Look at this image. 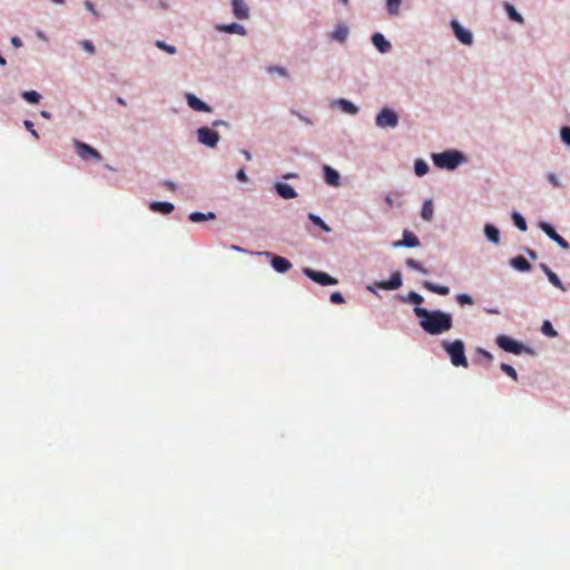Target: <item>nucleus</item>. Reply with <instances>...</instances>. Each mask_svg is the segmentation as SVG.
<instances>
[{"instance_id": "obj_1", "label": "nucleus", "mask_w": 570, "mask_h": 570, "mask_svg": "<svg viewBox=\"0 0 570 570\" xmlns=\"http://www.w3.org/2000/svg\"><path fill=\"white\" fill-rule=\"evenodd\" d=\"M414 314L421 318L420 326L430 335H439L450 331L453 326L452 316L442 311H428L415 306Z\"/></svg>"}, {"instance_id": "obj_2", "label": "nucleus", "mask_w": 570, "mask_h": 570, "mask_svg": "<svg viewBox=\"0 0 570 570\" xmlns=\"http://www.w3.org/2000/svg\"><path fill=\"white\" fill-rule=\"evenodd\" d=\"M442 347L450 356L451 363L454 366L468 367V360L465 356V348L462 340H455L453 342L443 341Z\"/></svg>"}, {"instance_id": "obj_3", "label": "nucleus", "mask_w": 570, "mask_h": 570, "mask_svg": "<svg viewBox=\"0 0 570 570\" xmlns=\"http://www.w3.org/2000/svg\"><path fill=\"white\" fill-rule=\"evenodd\" d=\"M462 159L463 157L459 151H444L433 155L434 165L439 168L454 169Z\"/></svg>"}, {"instance_id": "obj_4", "label": "nucleus", "mask_w": 570, "mask_h": 570, "mask_svg": "<svg viewBox=\"0 0 570 570\" xmlns=\"http://www.w3.org/2000/svg\"><path fill=\"white\" fill-rule=\"evenodd\" d=\"M375 124L380 128H395L399 124L396 112L390 108H383L375 118Z\"/></svg>"}, {"instance_id": "obj_5", "label": "nucleus", "mask_w": 570, "mask_h": 570, "mask_svg": "<svg viewBox=\"0 0 570 570\" xmlns=\"http://www.w3.org/2000/svg\"><path fill=\"white\" fill-rule=\"evenodd\" d=\"M75 147H76L77 155L82 160L87 161L89 159H95L96 161H101V159H102V156L100 155V153L98 150H96L95 148H92L91 146H89L85 142L76 140Z\"/></svg>"}, {"instance_id": "obj_6", "label": "nucleus", "mask_w": 570, "mask_h": 570, "mask_svg": "<svg viewBox=\"0 0 570 570\" xmlns=\"http://www.w3.org/2000/svg\"><path fill=\"white\" fill-rule=\"evenodd\" d=\"M197 137L200 144L214 148L219 141V134L208 127H200L197 130Z\"/></svg>"}, {"instance_id": "obj_7", "label": "nucleus", "mask_w": 570, "mask_h": 570, "mask_svg": "<svg viewBox=\"0 0 570 570\" xmlns=\"http://www.w3.org/2000/svg\"><path fill=\"white\" fill-rule=\"evenodd\" d=\"M497 344L500 348H502L505 352L513 353V354H521L524 350L523 345L511 337L507 335H499L497 337Z\"/></svg>"}, {"instance_id": "obj_8", "label": "nucleus", "mask_w": 570, "mask_h": 570, "mask_svg": "<svg viewBox=\"0 0 570 570\" xmlns=\"http://www.w3.org/2000/svg\"><path fill=\"white\" fill-rule=\"evenodd\" d=\"M304 274L311 278L312 281H314L315 283L320 284V285H323V286H327V285H336L337 284V279L332 277L331 275L324 273V272H318V271H314V269H311V268H305L304 269Z\"/></svg>"}, {"instance_id": "obj_9", "label": "nucleus", "mask_w": 570, "mask_h": 570, "mask_svg": "<svg viewBox=\"0 0 570 570\" xmlns=\"http://www.w3.org/2000/svg\"><path fill=\"white\" fill-rule=\"evenodd\" d=\"M539 227L547 234L549 238L554 240L560 247H562L563 249L570 248L569 243L563 237H561L550 224L541 222L539 224Z\"/></svg>"}, {"instance_id": "obj_10", "label": "nucleus", "mask_w": 570, "mask_h": 570, "mask_svg": "<svg viewBox=\"0 0 570 570\" xmlns=\"http://www.w3.org/2000/svg\"><path fill=\"white\" fill-rule=\"evenodd\" d=\"M451 27L458 40H460L463 45L466 46L472 45L473 37L469 30H465L456 20H453L451 22Z\"/></svg>"}, {"instance_id": "obj_11", "label": "nucleus", "mask_w": 570, "mask_h": 570, "mask_svg": "<svg viewBox=\"0 0 570 570\" xmlns=\"http://www.w3.org/2000/svg\"><path fill=\"white\" fill-rule=\"evenodd\" d=\"M186 100H187L188 106L196 111H202V112H210L212 111V107L209 105L202 101L193 94H187Z\"/></svg>"}, {"instance_id": "obj_12", "label": "nucleus", "mask_w": 570, "mask_h": 570, "mask_svg": "<svg viewBox=\"0 0 570 570\" xmlns=\"http://www.w3.org/2000/svg\"><path fill=\"white\" fill-rule=\"evenodd\" d=\"M267 256H272V266L278 273H286L291 269L292 264L288 259L266 253Z\"/></svg>"}, {"instance_id": "obj_13", "label": "nucleus", "mask_w": 570, "mask_h": 570, "mask_svg": "<svg viewBox=\"0 0 570 570\" xmlns=\"http://www.w3.org/2000/svg\"><path fill=\"white\" fill-rule=\"evenodd\" d=\"M420 245L419 238L415 234L410 230L403 232V239L394 243V247H416Z\"/></svg>"}, {"instance_id": "obj_14", "label": "nucleus", "mask_w": 570, "mask_h": 570, "mask_svg": "<svg viewBox=\"0 0 570 570\" xmlns=\"http://www.w3.org/2000/svg\"><path fill=\"white\" fill-rule=\"evenodd\" d=\"M402 285V277L399 272L392 274L389 281L377 283V287L386 291L396 289Z\"/></svg>"}, {"instance_id": "obj_15", "label": "nucleus", "mask_w": 570, "mask_h": 570, "mask_svg": "<svg viewBox=\"0 0 570 570\" xmlns=\"http://www.w3.org/2000/svg\"><path fill=\"white\" fill-rule=\"evenodd\" d=\"M233 13L237 19H247L249 16L248 7L243 0H233Z\"/></svg>"}, {"instance_id": "obj_16", "label": "nucleus", "mask_w": 570, "mask_h": 570, "mask_svg": "<svg viewBox=\"0 0 570 570\" xmlns=\"http://www.w3.org/2000/svg\"><path fill=\"white\" fill-rule=\"evenodd\" d=\"M323 171H324V179L326 181V184H328L330 186H338L340 185V174L333 169L332 167L325 165L323 167Z\"/></svg>"}, {"instance_id": "obj_17", "label": "nucleus", "mask_w": 570, "mask_h": 570, "mask_svg": "<svg viewBox=\"0 0 570 570\" xmlns=\"http://www.w3.org/2000/svg\"><path fill=\"white\" fill-rule=\"evenodd\" d=\"M372 42L382 53L389 52L391 50V43L384 38L382 33H374L372 37Z\"/></svg>"}, {"instance_id": "obj_18", "label": "nucleus", "mask_w": 570, "mask_h": 570, "mask_svg": "<svg viewBox=\"0 0 570 570\" xmlns=\"http://www.w3.org/2000/svg\"><path fill=\"white\" fill-rule=\"evenodd\" d=\"M275 189L277 194L284 199H292L297 196L295 189L292 186L284 183H277L275 185Z\"/></svg>"}, {"instance_id": "obj_19", "label": "nucleus", "mask_w": 570, "mask_h": 570, "mask_svg": "<svg viewBox=\"0 0 570 570\" xmlns=\"http://www.w3.org/2000/svg\"><path fill=\"white\" fill-rule=\"evenodd\" d=\"M217 30L224 31L227 33H237V35H245L246 30L245 28L236 22L229 23V24H219L217 26Z\"/></svg>"}, {"instance_id": "obj_20", "label": "nucleus", "mask_w": 570, "mask_h": 570, "mask_svg": "<svg viewBox=\"0 0 570 570\" xmlns=\"http://www.w3.org/2000/svg\"><path fill=\"white\" fill-rule=\"evenodd\" d=\"M149 207L153 212L161 214H170L174 210V205L168 202H154Z\"/></svg>"}, {"instance_id": "obj_21", "label": "nucleus", "mask_w": 570, "mask_h": 570, "mask_svg": "<svg viewBox=\"0 0 570 570\" xmlns=\"http://www.w3.org/2000/svg\"><path fill=\"white\" fill-rule=\"evenodd\" d=\"M423 287L432 293L439 294V295H448L450 293V288L444 285L434 284L430 281L423 282Z\"/></svg>"}, {"instance_id": "obj_22", "label": "nucleus", "mask_w": 570, "mask_h": 570, "mask_svg": "<svg viewBox=\"0 0 570 570\" xmlns=\"http://www.w3.org/2000/svg\"><path fill=\"white\" fill-rule=\"evenodd\" d=\"M511 265L521 272H528L531 269L530 263L523 256H517L511 261Z\"/></svg>"}, {"instance_id": "obj_23", "label": "nucleus", "mask_w": 570, "mask_h": 570, "mask_svg": "<svg viewBox=\"0 0 570 570\" xmlns=\"http://www.w3.org/2000/svg\"><path fill=\"white\" fill-rule=\"evenodd\" d=\"M504 9H505V11H507V13H508L509 18H510L512 21H514V22H517V23H523V22H524L523 17H522V16H521L517 10H515V8H514L512 4H510V3H508V2H507V3L504 4Z\"/></svg>"}, {"instance_id": "obj_24", "label": "nucleus", "mask_w": 570, "mask_h": 570, "mask_svg": "<svg viewBox=\"0 0 570 570\" xmlns=\"http://www.w3.org/2000/svg\"><path fill=\"white\" fill-rule=\"evenodd\" d=\"M485 236L494 244L500 242V233L493 225L487 224L484 227Z\"/></svg>"}, {"instance_id": "obj_25", "label": "nucleus", "mask_w": 570, "mask_h": 570, "mask_svg": "<svg viewBox=\"0 0 570 570\" xmlns=\"http://www.w3.org/2000/svg\"><path fill=\"white\" fill-rule=\"evenodd\" d=\"M421 216L424 220L430 222L433 217V203L428 199L423 203Z\"/></svg>"}, {"instance_id": "obj_26", "label": "nucleus", "mask_w": 570, "mask_h": 570, "mask_svg": "<svg viewBox=\"0 0 570 570\" xmlns=\"http://www.w3.org/2000/svg\"><path fill=\"white\" fill-rule=\"evenodd\" d=\"M337 105L342 108L344 112L350 115H356L358 111V108L354 104L345 99H340L337 101Z\"/></svg>"}, {"instance_id": "obj_27", "label": "nucleus", "mask_w": 570, "mask_h": 570, "mask_svg": "<svg viewBox=\"0 0 570 570\" xmlns=\"http://www.w3.org/2000/svg\"><path fill=\"white\" fill-rule=\"evenodd\" d=\"M347 35H348L347 27H345L343 24H340V26L336 27V29L332 33V38L337 40V41L343 42L347 38Z\"/></svg>"}, {"instance_id": "obj_28", "label": "nucleus", "mask_w": 570, "mask_h": 570, "mask_svg": "<svg viewBox=\"0 0 570 570\" xmlns=\"http://www.w3.org/2000/svg\"><path fill=\"white\" fill-rule=\"evenodd\" d=\"M543 271L546 272L549 281L558 288L564 289L560 278L554 274L548 266L542 265Z\"/></svg>"}, {"instance_id": "obj_29", "label": "nucleus", "mask_w": 570, "mask_h": 570, "mask_svg": "<svg viewBox=\"0 0 570 570\" xmlns=\"http://www.w3.org/2000/svg\"><path fill=\"white\" fill-rule=\"evenodd\" d=\"M215 215L213 213H208L207 215L204 213L195 212L189 215V219L194 223H200L206 219H214Z\"/></svg>"}, {"instance_id": "obj_30", "label": "nucleus", "mask_w": 570, "mask_h": 570, "mask_svg": "<svg viewBox=\"0 0 570 570\" xmlns=\"http://www.w3.org/2000/svg\"><path fill=\"white\" fill-rule=\"evenodd\" d=\"M414 171L417 176L422 177L429 171V165L422 159H417L414 163Z\"/></svg>"}, {"instance_id": "obj_31", "label": "nucleus", "mask_w": 570, "mask_h": 570, "mask_svg": "<svg viewBox=\"0 0 570 570\" xmlns=\"http://www.w3.org/2000/svg\"><path fill=\"white\" fill-rule=\"evenodd\" d=\"M22 98L30 104H38L41 99V96L35 90H29L22 92Z\"/></svg>"}, {"instance_id": "obj_32", "label": "nucleus", "mask_w": 570, "mask_h": 570, "mask_svg": "<svg viewBox=\"0 0 570 570\" xmlns=\"http://www.w3.org/2000/svg\"><path fill=\"white\" fill-rule=\"evenodd\" d=\"M476 354L480 356V358L478 360L480 363L485 362L487 365H490L491 362L493 361L492 354L481 347L476 350Z\"/></svg>"}, {"instance_id": "obj_33", "label": "nucleus", "mask_w": 570, "mask_h": 570, "mask_svg": "<svg viewBox=\"0 0 570 570\" xmlns=\"http://www.w3.org/2000/svg\"><path fill=\"white\" fill-rule=\"evenodd\" d=\"M512 219H513V223L514 225L522 232H525L528 226H527V223H525V219L517 212H514L512 214Z\"/></svg>"}, {"instance_id": "obj_34", "label": "nucleus", "mask_w": 570, "mask_h": 570, "mask_svg": "<svg viewBox=\"0 0 570 570\" xmlns=\"http://www.w3.org/2000/svg\"><path fill=\"white\" fill-rule=\"evenodd\" d=\"M403 302L413 303L416 306L423 303V297L416 292H410L406 297L403 298Z\"/></svg>"}, {"instance_id": "obj_35", "label": "nucleus", "mask_w": 570, "mask_h": 570, "mask_svg": "<svg viewBox=\"0 0 570 570\" xmlns=\"http://www.w3.org/2000/svg\"><path fill=\"white\" fill-rule=\"evenodd\" d=\"M406 265H407V267H410V268H412V269H415V271H417V272H420V273H422V274H428L426 268H425V267H423V265H422V264H420L419 262H416V261H415V259H413V258H409V259L406 261Z\"/></svg>"}, {"instance_id": "obj_36", "label": "nucleus", "mask_w": 570, "mask_h": 570, "mask_svg": "<svg viewBox=\"0 0 570 570\" xmlns=\"http://www.w3.org/2000/svg\"><path fill=\"white\" fill-rule=\"evenodd\" d=\"M501 370L508 375L510 376L513 381H518V373L517 371L509 364L507 363H502L500 365Z\"/></svg>"}, {"instance_id": "obj_37", "label": "nucleus", "mask_w": 570, "mask_h": 570, "mask_svg": "<svg viewBox=\"0 0 570 570\" xmlns=\"http://www.w3.org/2000/svg\"><path fill=\"white\" fill-rule=\"evenodd\" d=\"M387 10L391 14H397L401 6V0H386Z\"/></svg>"}, {"instance_id": "obj_38", "label": "nucleus", "mask_w": 570, "mask_h": 570, "mask_svg": "<svg viewBox=\"0 0 570 570\" xmlns=\"http://www.w3.org/2000/svg\"><path fill=\"white\" fill-rule=\"evenodd\" d=\"M542 333L547 336L554 337L557 335V332L553 330L551 323L549 321H546L542 325Z\"/></svg>"}, {"instance_id": "obj_39", "label": "nucleus", "mask_w": 570, "mask_h": 570, "mask_svg": "<svg viewBox=\"0 0 570 570\" xmlns=\"http://www.w3.org/2000/svg\"><path fill=\"white\" fill-rule=\"evenodd\" d=\"M156 46L170 55L176 52V48L174 46L167 45L165 41L158 40L156 41Z\"/></svg>"}, {"instance_id": "obj_40", "label": "nucleus", "mask_w": 570, "mask_h": 570, "mask_svg": "<svg viewBox=\"0 0 570 570\" xmlns=\"http://www.w3.org/2000/svg\"><path fill=\"white\" fill-rule=\"evenodd\" d=\"M308 218L317 226H320L324 230H330L328 226L323 222V219L314 214H309Z\"/></svg>"}, {"instance_id": "obj_41", "label": "nucleus", "mask_w": 570, "mask_h": 570, "mask_svg": "<svg viewBox=\"0 0 570 570\" xmlns=\"http://www.w3.org/2000/svg\"><path fill=\"white\" fill-rule=\"evenodd\" d=\"M456 301L461 305H472L473 304L472 297L468 294H458Z\"/></svg>"}, {"instance_id": "obj_42", "label": "nucleus", "mask_w": 570, "mask_h": 570, "mask_svg": "<svg viewBox=\"0 0 570 570\" xmlns=\"http://www.w3.org/2000/svg\"><path fill=\"white\" fill-rule=\"evenodd\" d=\"M267 71L269 73H275L276 72V73H278V75H281L283 77H287L288 76L287 70L285 68L278 67V66H271V67H268Z\"/></svg>"}, {"instance_id": "obj_43", "label": "nucleus", "mask_w": 570, "mask_h": 570, "mask_svg": "<svg viewBox=\"0 0 570 570\" xmlns=\"http://www.w3.org/2000/svg\"><path fill=\"white\" fill-rule=\"evenodd\" d=\"M331 302L334 304H343L345 299L340 292H334L331 294Z\"/></svg>"}, {"instance_id": "obj_44", "label": "nucleus", "mask_w": 570, "mask_h": 570, "mask_svg": "<svg viewBox=\"0 0 570 570\" xmlns=\"http://www.w3.org/2000/svg\"><path fill=\"white\" fill-rule=\"evenodd\" d=\"M561 138H562L564 144L570 146V128L569 127H563L561 129Z\"/></svg>"}, {"instance_id": "obj_45", "label": "nucleus", "mask_w": 570, "mask_h": 570, "mask_svg": "<svg viewBox=\"0 0 570 570\" xmlns=\"http://www.w3.org/2000/svg\"><path fill=\"white\" fill-rule=\"evenodd\" d=\"M24 127L31 132V135L35 137V138H39V135L38 132L35 130L33 128V122L31 120H24L23 122Z\"/></svg>"}, {"instance_id": "obj_46", "label": "nucleus", "mask_w": 570, "mask_h": 570, "mask_svg": "<svg viewBox=\"0 0 570 570\" xmlns=\"http://www.w3.org/2000/svg\"><path fill=\"white\" fill-rule=\"evenodd\" d=\"M547 178H548V180H549V181H550L554 187H560V186H561L560 180L558 179V177H557L554 174H552V173L548 174V175H547Z\"/></svg>"}, {"instance_id": "obj_47", "label": "nucleus", "mask_w": 570, "mask_h": 570, "mask_svg": "<svg viewBox=\"0 0 570 570\" xmlns=\"http://www.w3.org/2000/svg\"><path fill=\"white\" fill-rule=\"evenodd\" d=\"M236 178L242 183L248 181V177L243 168L237 171Z\"/></svg>"}, {"instance_id": "obj_48", "label": "nucleus", "mask_w": 570, "mask_h": 570, "mask_svg": "<svg viewBox=\"0 0 570 570\" xmlns=\"http://www.w3.org/2000/svg\"><path fill=\"white\" fill-rule=\"evenodd\" d=\"M82 47H83V49H85L87 52H89V53H91V55L95 52V47H94L92 42H90V41H88V40H85V41L82 42Z\"/></svg>"}, {"instance_id": "obj_49", "label": "nucleus", "mask_w": 570, "mask_h": 570, "mask_svg": "<svg viewBox=\"0 0 570 570\" xmlns=\"http://www.w3.org/2000/svg\"><path fill=\"white\" fill-rule=\"evenodd\" d=\"M11 43L16 48L22 47V41H21V39L19 37H12L11 38Z\"/></svg>"}, {"instance_id": "obj_50", "label": "nucleus", "mask_w": 570, "mask_h": 570, "mask_svg": "<svg viewBox=\"0 0 570 570\" xmlns=\"http://www.w3.org/2000/svg\"><path fill=\"white\" fill-rule=\"evenodd\" d=\"M85 6H86V8H87L90 12H92L95 16H98V12L96 11V9H95L94 4H92L90 1H88V0H87V1L85 2Z\"/></svg>"}, {"instance_id": "obj_51", "label": "nucleus", "mask_w": 570, "mask_h": 570, "mask_svg": "<svg viewBox=\"0 0 570 570\" xmlns=\"http://www.w3.org/2000/svg\"><path fill=\"white\" fill-rule=\"evenodd\" d=\"M164 185H165L168 189H170V190H175V189H176V185H175L173 181L166 180V181L164 183Z\"/></svg>"}, {"instance_id": "obj_52", "label": "nucleus", "mask_w": 570, "mask_h": 570, "mask_svg": "<svg viewBox=\"0 0 570 570\" xmlns=\"http://www.w3.org/2000/svg\"><path fill=\"white\" fill-rule=\"evenodd\" d=\"M242 154L244 155L246 160H252V155L248 150H242Z\"/></svg>"}, {"instance_id": "obj_53", "label": "nucleus", "mask_w": 570, "mask_h": 570, "mask_svg": "<svg viewBox=\"0 0 570 570\" xmlns=\"http://www.w3.org/2000/svg\"><path fill=\"white\" fill-rule=\"evenodd\" d=\"M117 102H118L119 105H121V106H126V101H125V99H122L121 97H118V98H117Z\"/></svg>"}, {"instance_id": "obj_54", "label": "nucleus", "mask_w": 570, "mask_h": 570, "mask_svg": "<svg viewBox=\"0 0 570 570\" xmlns=\"http://www.w3.org/2000/svg\"><path fill=\"white\" fill-rule=\"evenodd\" d=\"M292 112H293L294 115H296L297 117H299V119H302V120H304V121H306V122H309V120H308V119L304 118V117H303V116H301L298 112H296V111H292Z\"/></svg>"}, {"instance_id": "obj_55", "label": "nucleus", "mask_w": 570, "mask_h": 570, "mask_svg": "<svg viewBox=\"0 0 570 570\" xmlns=\"http://www.w3.org/2000/svg\"><path fill=\"white\" fill-rule=\"evenodd\" d=\"M385 202H386L390 206H392V205H393V200H392L391 196H386V197H385Z\"/></svg>"}, {"instance_id": "obj_56", "label": "nucleus", "mask_w": 570, "mask_h": 570, "mask_svg": "<svg viewBox=\"0 0 570 570\" xmlns=\"http://www.w3.org/2000/svg\"><path fill=\"white\" fill-rule=\"evenodd\" d=\"M232 249L233 250H236V252H243V248H240L239 246L237 245H232Z\"/></svg>"}, {"instance_id": "obj_57", "label": "nucleus", "mask_w": 570, "mask_h": 570, "mask_svg": "<svg viewBox=\"0 0 570 570\" xmlns=\"http://www.w3.org/2000/svg\"><path fill=\"white\" fill-rule=\"evenodd\" d=\"M41 116L43 118H50V114L48 111H41Z\"/></svg>"}, {"instance_id": "obj_58", "label": "nucleus", "mask_w": 570, "mask_h": 570, "mask_svg": "<svg viewBox=\"0 0 570 570\" xmlns=\"http://www.w3.org/2000/svg\"><path fill=\"white\" fill-rule=\"evenodd\" d=\"M7 63L6 59L0 55V65L4 66Z\"/></svg>"}, {"instance_id": "obj_59", "label": "nucleus", "mask_w": 570, "mask_h": 570, "mask_svg": "<svg viewBox=\"0 0 570 570\" xmlns=\"http://www.w3.org/2000/svg\"><path fill=\"white\" fill-rule=\"evenodd\" d=\"M224 122L222 120H217V121H214V126H219V125H223Z\"/></svg>"}, {"instance_id": "obj_60", "label": "nucleus", "mask_w": 570, "mask_h": 570, "mask_svg": "<svg viewBox=\"0 0 570 570\" xmlns=\"http://www.w3.org/2000/svg\"><path fill=\"white\" fill-rule=\"evenodd\" d=\"M344 6L348 4V0H340Z\"/></svg>"}, {"instance_id": "obj_61", "label": "nucleus", "mask_w": 570, "mask_h": 570, "mask_svg": "<svg viewBox=\"0 0 570 570\" xmlns=\"http://www.w3.org/2000/svg\"><path fill=\"white\" fill-rule=\"evenodd\" d=\"M531 257H535V254L533 252H530Z\"/></svg>"}]
</instances>
